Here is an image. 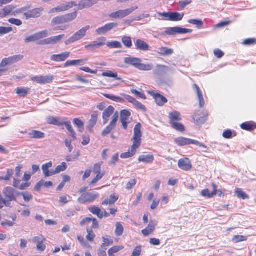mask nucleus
Wrapping results in <instances>:
<instances>
[{"label": "nucleus", "mask_w": 256, "mask_h": 256, "mask_svg": "<svg viewBox=\"0 0 256 256\" xmlns=\"http://www.w3.org/2000/svg\"><path fill=\"white\" fill-rule=\"evenodd\" d=\"M142 125L140 123L137 124L134 128V134L132 140L133 144L130 150L126 152L121 154L120 158H128L134 156L136 150L140 146L142 142V133L141 132Z\"/></svg>", "instance_id": "nucleus-1"}, {"label": "nucleus", "mask_w": 256, "mask_h": 256, "mask_svg": "<svg viewBox=\"0 0 256 256\" xmlns=\"http://www.w3.org/2000/svg\"><path fill=\"white\" fill-rule=\"evenodd\" d=\"M106 38L104 37L100 38L95 41L85 46V48L100 47L106 45L107 47L111 48H120L122 46L121 43L118 41H112L106 42Z\"/></svg>", "instance_id": "nucleus-2"}, {"label": "nucleus", "mask_w": 256, "mask_h": 256, "mask_svg": "<svg viewBox=\"0 0 256 256\" xmlns=\"http://www.w3.org/2000/svg\"><path fill=\"white\" fill-rule=\"evenodd\" d=\"M100 194L98 192L92 191L86 192L82 194L78 199V201L80 204L92 203L98 198Z\"/></svg>", "instance_id": "nucleus-3"}, {"label": "nucleus", "mask_w": 256, "mask_h": 256, "mask_svg": "<svg viewBox=\"0 0 256 256\" xmlns=\"http://www.w3.org/2000/svg\"><path fill=\"white\" fill-rule=\"evenodd\" d=\"M138 8V6H132L126 10H119L115 12H112L109 15V17L110 18H124L128 15L130 14L134 10H137Z\"/></svg>", "instance_id": "nucleus-4"}, {"label": "nucleus", "mask_w": 256, "mask_h": 256, "mask_svg": "<svg viewBox=\"0 0 256 256\" xmlns=\"http://www.w3.org/2000/svg\"><path fill=\"white\" fill-rule=\"evenodd\" d=\"M3 194L10 202L12 201H16L17 198L20 196V192L14 188L10 186L5 188L2 191Z\"/></svg>", "instance_id": "nucleus-5"}, {"label": "nucleus", "mask_w": 256, "mask_h": 256, "mask_svg": "<svg viewBox=\"0 0 256 256\" xmlns=\"http://www.w3.org/2000/svg\"><path fill=\"white\" fill-rule=\"evenodd\" d=\"M90 28L89 26L82 28V29L76 32L70 38L66 40L65 44L66 45L70 44L82 39L86 36V32L90 29Z\"/></svg>", "instance_id": "nucleus-6"}, {"label": "nucleus", "mask_w": 256, "mask_h": 256, "mask_svg": "<svg viewBox=\"0 0 256 256\" xmlns=\"http://www.w3.org/2000/svg\"><path fill=\"white\" fill-rule=\"evenodd\" d=\"M174 142L178 146H180L190 144H194L206 148H208V147L206 145L200 142H199L196 140H194L184 137H178V138H175Z\"/></svg>", "instance_id": "nucleus-7"}, {"label": "nucleus", "mask_w": 256, "mask_h": 256, "mask_svg": "<svg viewBox=\"0 0 256 256\" xmlns=\"http://www.w3.org/2000/svg\"><path fill=\"white\" fill-rule=\"evenodd\" d=\"M118 112L116 111L114 115L112 116V120L109 124L102 131V136H104L110 134V132L116 128V122L118 120Z\"/></svg>", "instance_id": "nucleus-8"}, {"label": "nucleus", "mask_w": 256, "mask_h": 256, "mask_svg": "<svg viewBox=\"0 0 256 256\" xmlns=\"http://www.w3.org/2000/svg\"><path fill=\"white\" fill-rule=\"evenodd\" d=\"M192 32V30L191 29L184 28L176 26L166 28L164 31V34L169 36H174L178 34L190 33Z\"/></svg>", "instance_id": "nucleus-9"}, {"label": "nucleus", "mask_w": 256, "mask_h": 256, "mask_svg": "<svg viewBox=\"0 0 256 256\" xmlns=\"http://www.w3.org/2000/svg\"><path fill=\"white\" fill-rule=\"evenodd\" d=\"M48 30H44L38 32H36L33 35H32L26 38H25L24 41L26 42H34L38 40L46 37L48 36Z\"/></svg>", "instance_id": "nucleus-10"}, {"label": "nucleus", "mask_w": 256, "mask_h": 256, "mask_svg": "<svg viewBox=\"0 0 256 256\" xmlns=\"http://www.w3.org/2000/svg\"><path fill=\"white\" fill-rule=\"evenodd\" d=\"M148 92L154 98L156 104L160 106H163L168 102L167 98L158 93L155 92L154 91H149Z\"/></svg>", "instance_id": "nucleus-11"}, {"label": "nucleus", "mask_w": 256, "mask_h": 256, "mask_svg": "<svg viewBox=\"0 0 256 256\" xmlns=\"http://www.w3.org/2000/svg\"><path fill=\"white\" fill-rule=\"evenodd\" d=\"M131 116L130 112L126 110H124L120 112V121L122 124L123 128L126 130L128 128V124L129 122L128 118Z\"/></svg>", "instance_id": "nucleus-12"}, {"label": "nucleus", "mask_w": 256, "mask_h": 256, "mask_svg": "<svg viewBox=\"0 0 256 256\" xmlns=\"http://www.w3.org/2000/svg\"><path fill=\"white\" fill-rule=\"evenodd\" d=\"M54 80V76H36L32 78V80L41 84H50Z\"/></svg>", "instance_id": "nucleus-13"}, {"label": "nucleus", "mask_w": 256, "mask_h": 256, "mask_svg": "<svg viewBox=\"0 0 256 256\" xmlns=\"http://www.w3.org/2000/svg\"><path fill=\"white\" fill-rule=\"evenodd\" d=\"M117 23L111 22L105 24L96 30V33L99 35L104 34L118 26Z\"/></svg>", "instance_id": "nucleus-14"}, {"label": "nucleus", "mask_w": 256, "mask_h": 256, "mask_svg": "<svg viewBox=\"0 0 256 256\" xmlns=\"http://www.w3.org/2000/svg\"><path fill=\"white\" fill-rule=\"evenodd\" d=\"M115 108L114 106H110L104 110L102 113L103 124H106L109 120L112 114L114 115Z\"/></svg>", "instance_id": "nucleus-15"}, {"label": "nucleus", "mask_w": 256, "mask_h": 256, "mask_svg": "<svg viewBox=\"0 0 256 256\" xmlns=\"http://www.w3.org/2000/svg\"><path fill=\"white\" fill-rule=\"evenodd\" d=\"M64 37L65 35L64 34L52 36L42 40V44H54L60 42Z\"/></svg>", "instance_id": "nucleus-16"}, {"label": "nucleus", "mask_w": 256, "mask_h": 256, "mask_svg": "<svg viewBox=\"0 0 256 256\" xmlns=\"http://www.w3.org/2000/svg\"><path fill=\"white\" fill-rule=\"evenodd\" d=\"M178 167L185 171H188L192 168V164L190 160L188 158L180 159L178 162Z\"/></svg>", "instance_id": "nucleus-17"}, {"label": "nucleus", "mask_w": 256, "mask_h": 256, "mask_svg": "<svg viewBox=\"0 0 256 256\" xmlns=\"http://www.w3.org/2000/svg\"><path fill=\"white\" fill-rule=\"evenodd\" d=\"M42 10V8H34L25 12L24 16L26 17V19L38 18L40 16L41 12Z\"/></svg>", "instance_id": "nucleus-18"}, {"label": "nucleus", "mask_w": 256, "mask_h": 256, "mask_svg": "<svg viewBox=\"0 0 256 256\" xmlns=\"http://www.w3.org/2000/svg\"><path fill=\"white\" fill-rule=\"evenodd\" d=\"M69 52H65L59 54H53L50 56V60L54 62H64L69 57Z\"/></svg>", "instance_id": "nucleus-19"}, {"label": "nucleus", "mask_w": 256, "mask_h": 256, "mask_svg": "<svg viewBox=\"0 0 256 256\" xmlns=\"http://www.w3.org/2000/svg\"><path fill=\"white\" fill-rule=\"evenodd\" d=\"M193 88L197 94L198 98L199 100V106L200 108H202L204 105V100L202 92L196 84H193Z\"/></svg>", "instance_id": "nucleus-20"}, {"label": "nucleus", "mask_w": 256, "mask_h": 256, "mask_svg": "<svg viewBox=\"0 0 256 256\" xmlns=\"http://www.w3.org/2000/svg\"><path fill=\"white\" fill-rule=\"evenodd\" d=\"M124 61L125 64L132 66L136 68L139 64V62H142V60L140 58L132 56L125 58Z\"/></svg>", "instance_id": "nucleus-21"}, {"label": "nucleus", "mask_w": 256, "mask_h": 256, "mask_svg": "<svg viewBox=\"0 0 256 256\" xmlns=\"http://www.w3.org/2000/svg\"><path fill=\"white\" fill-rule=\"evenodd\" d=\"M156 222L155 221H150L148 226L142 230V232L144 236H148L152 234L155 230L156 225Z\"/></svg>", "instance_id": "nucleus-22"}, {"label": "nucleus", "mask_w": 256, "mask_h": 256, "mask_svg": "<svg viewBox=\"0 0 256 256\" xmlns=\"http://www.w3.org/2000/svg\"><path fill=\"white\" fill-rule=\"evenodd\" d=\"M169 122L172 124V122H179L182 120V117L180 113L176 110H174L170 112L169 116Z\"/></svg>", "instance_id": "nucleus-23"}, {"label": "nucleus", "mask_w": 256, "mask_h": 256, "mask_svg": "<svg viewBox=\"0 0 256 256\" xmlns=\"http://www.w3.org/2000/svg\"><path fill=\"white\" fill-rule=\"evenodd\" d=\"M212 186L213 188V191L212 192H210L208 189H205L202 191L201 194L203 196L208 198H212L214 195L216 194L217 186L214 184H212Z\"/></svg>", "instance_id": "nucleus-24"}, {"label": "nucleus", "mask_w": 256, "mask_h": 256, "mask_svg": "<svg viewBox=\"0 0 256 256\" xmlns=\"http://www.w3.org/2000/svg\"><path fill=\"white\" fill-rule=\"evenodd\" d=\"M97 2L96 0H84L79 2L78 4V10H82L90 8Z\"/></svg>", "instance_id": "nucleus-25"}, {"label": "nucleus", "mask_w": 256, "mask_h": 256, "mask_svg": "<svg viewBox=\"0 0 256 256\" xmlns=\"http://www.w3.org/2000/svg\"><path fill=\"white\" fill-rule=\"evenodd\" d=\"M98 112H94L91 116V118L89 120L87 129L90 132L92 130V128L96 124L98 121Z\"/></svg>", "instance_id": "nucleus-26"}, {"label": "nucleus", "mask_w": 256, "mask_h": 256, "mask_svg": "<svg viewBox=\"0 0 256 256\" xmlns=\"http://www.w3.org/2000/svg\"><path fill=\"white\" fill-rule=\"evenodd\" d=\"M52 162H50L48 163H46L42 166V170L43 171L45 177H48L50 176H52L54 175L53 171H50L48 170L49 168H52Z\"/></svg>", "instance_id": "nucleus-27"}, {"label": "nucleus", "mask_w": 256, "mask_h": 256, "mask_svg": "<svg viewBox=\"0 0 256 256\" xmlns=\"http://www.w3.org/2000/svg\"><path fill=\"white\" fill-rule=\"evenodd\" d=\"M138 160L139 162L146 164L152 163L154 160V156L152 154L141 155L139 156Z\"/></svg>", "instance_id": "nucleus-28"}, {"label": "nucleus", "mask_w": 256, "mask_h": 256, "mask_svg": "<svg viewBox=\"0 0 256 256\" xmlns=\"http://www.w3.org/2000/svg\"><path fill=\"white\" fill-rule=\"evenodd\" d=\"M28 135L30 138L41 139L44 138V133L38 131V130H32L31 132L28 133Z\"/></svg>", "instance_id": "nucleus-29"}, {"label": "nucleus", "mask_w": 256, "mask_h": 256, "mask_svg": "<svg viewBox=\"0 0 256 256\" xmlns=\"http://www.w3.org/2000/svg\"><path fill=\"white\" fill-rule=\"evenodd\" d=\"M240 128L244 130L252 131L256 128V125L253 122H246L241 124Z\"/></svg>", "instance_id": "nucleus-30"}, {"label": "nucleus", "mask_w": 256, "mask_h": 256, "mask_svg": "<svg viewBox=\"0 0 256 256\" xmlns=\"http://www.w3.org/2000/svg\"><path fill=\"white\" fill-rule=\"evenodd\" d=\"M86 61V60H68L64 64L65 67L77 65H82Z\"/></svg>", "instance_id": "nucleus-31"}, {"label": "nucleus", "mask_w": 256, "mask_h": 256, "mask_svg": "<svg viewBox=\"0 0 256 256\" xmlns=\"http://www.w3.org/2000/svg\"><path fill=\"white\" fill-rule=\"evenodd\" d=\"M14 8L12 6H8L0 10V18H4L7 15L10 14Z\"/></svg>", "instance_id": "nucleus-32"}, {"label": "nucleus", "mask_w": 256, "mask_h": 256, "mask_svg": "<svg viewBox=\"0 0 256 256\" xmlns=\"http://www.w3.org/2000/svg\"><path fill=\"white\" fill-rule=\"evenodd\" d=\"M88 210L92 214L96 215L100 219H102L104 217L103 212H102L101 210L98 207L93 206L89 208Z\"/></svg>", "instance_id": "nucleus-33"}, {"label": "nucleus", "mask_w": 256, "mask_h": 256, "mask_svg": "<svg viewBox=\"0 0 256 256\" xmlns=\"http://www.w3.org/2000/svg\"><path fill=\"white\" fill-rule=\"evenodd\" d=\"M62 123V126L64 125L68 130L70 132L73 140H76V134L72 126L71 122H66L63 121Z\"/></svg>", "instance_id": "nucleus-34"}, {"label": "nucleus", "mask_w": 256, "mask_h": 256, "mask_svg": "<svg viewBox=\"0 0 256 256\" xmlns=\"http://www.w3.org/2000/svg\"><path fill=\"white\" fill-rule=\"evenodd\" d=\"M103 96L110 100H111L114 102H120V103H123L124 102V98H121L120 96H115L113 94H104Z\"/></svg>", "instance_id": "nucleus-35"}, {"label": "nucleus", "mask_w": 256, "mask_h": 256, "mask_svg": "<svg viewBox=\"0 0 256 256\" xmlns=\"http://www.w3.org/2000/svg\"><path fill=\"white\" fill-rule=\"evenodd\" d=\"M47 122L49 124H54L57 126H62L63 124V121L60 120L58 118L53 116H50L48 118Z\"/></svg>", "instance_id": "nucleus-36"}, {"label": "nucleus", "mask_w": 256, "mask_h": 256, "mask_svg": "<svg viewBox=\"0 0 256 256\" xmlns=\"http://www.w3.org/2000/svg\"><path fill=\"white\" fill-rule=\"evenodd\" d=\"M154 68L152 64H142V62H140L137 68L140 70L148 71L152 70Z\"/></svg>", "instance_id": "nucleus-37"}, {"label": "nucleus", "mask_w": 256, "mask_h": 256, "mask_svg": "<svg viewBox=\"0 0 256 256\" xmlns=\"http://www.w3.org/2000/svg\"><path fill=\"white\" fill-rule=\"evenodd\" d=\"M184 16V14H180L176 12H171L170 21H180L183 18Z\"/></svg>", "instance_id": "nucleus-38"}, {"label": "nucleus", "mask_w": 256, "mask_h": 256, "mask_svg": "<svg viewBox=\"0 0 256 256\" xmlns=\"http://www.w3.org/2000/svg\"><path fill=\"white\" fill-rule=\"evenodd\" d=\"M74 6H76V3L74 2H68L62 4L60 5L62 12H64L69 10L73 7Z\"/></svg>", "instance_id": "nucleus-39"}, {"label": "nucleus", "mask_w": 256, "mask_h": 256, "mask_svg": "<svg viewBox=\"0 0 256 256\" xmlns=\"http://www.w3.org/2000/svg\"><path fill=\"white\" fill-rule=\"evenodd\" d=\"M64 20V15L55 17L52 20V24L53 25H58L66 23Z\"/></svg>", "instance_id": "nucleus-40"}, {"label": "nucleus", "mask_w": 256, "mask_h": 256, "mask_svg": "<svg viewBox=\"0 0 256 256\" xmlns=\"http://www.w3.org/2000/svg\"><path fill=\"white\" fill-rule=\"evenodd\" d=\"M30 92V88H18L16 89V92L20 96H26Z\"/></svg>", "instance_id": "nucleus-41"}, {"label": "nucleus", "mask_w": 256, "mask_h": 256, "mask_svg": "<svg viewBox=\"0 0 256 256\" xmlns=\"http://www.w3.org/2000/svg\"><path fill=\"white\" fill-rule=\"evenodd\" d=\"M170 124L172 128L178 131L182 132L185 130L184 126L182 124L178 122H172V124Z\"/></svg>", "instance_id": "nucleus-42"}, {"label": "nucleus", "mask_w": 256, "mask_h": 256, "mask_svg": "<svg viewBox=\"0 0 256 256\" xmlns=\"http://www.w3.org/2000/svg\"><path fill=\"white\" fill-rule=\"evenodd\" d=\"M67 168V164L66 162H63L60 165L57 166L54 170L53 171L54 175L58 174L64 171Z\"/></svg>", "instance_id": "nucleus-43"}, {"label": "nucleus", "mask_w": 256, "mask_h": 256, "mask_svg": "<svg viewBox=\"0 0 256 256\" xmlns=\"http://www.w3.org/2000/svg\"><path fill=\"white\" fill-rule=\"evenodd\" d=\"M14 62L13 60V59L12 56L4 58L1 63H0V68L2 67H5L8 65H10L11 64H14Z\"/></svg>", "instance_id": "nucleus-44"}, {"label": "nucleus", "mask_w": 256, "mask_h": 256, "mask_svg": "<svg viewBox=\"0 0 256 256\" xmlns=\"http://www.w3.org/2000/svg\"><path fill=\"white\" fill-rule=\"evenodd\" d=\"M76 12H74L70 14H67L64 15L66 23L71 22L72 20H74L76 18Z\"/></svg>", "instance_id": "nucleus-45"}, {"label": "nucleus", "mask_w": 256, "mask_h": 256, "mask_svg": "<svg viewBox=\"0 0 256 256\" xmlns=\"http://www.w3.org/2000/svg\"><path fill=\"white\" fill-rule=\"evenodd\" d=\"M188 22L196 25L198 28H202L204 26V22L200 20L190 19L188 20Z\"/></svg>", "instance_id": "nucleus-46"}, {"label": "nucleus", "mask_w": 256, "mask_h": 256, "mask_svg": "<svg viewBox=\"0 0 256 256\" xmlns=\"http://www.w3.org/2000/svg\"><path fill=\"white\" fill-rule=\"evenodd\" d=\"M116 227L115 234L116 236H122L124 232V227L122 225L120 222H116Z\"/></svg>", "instance_id": "nucleus-47"}, {"label": "nucleus", "mask_w": 256, "mask_h": 256, "mask_svg": "<svg viewBox=\"0 0 256 256\" xmlns=\"http://www.w3.org/2000/svg\"><path fill=\"white\" fill-rule=\"evenodd\" d=\"M14 174V170L8 168L7 170L6 174L5 176H0V180H4L6 181L10 180Z\"/></svg>", "instance_id": "nucleus-48"}, {"label": "nucleus", "mask_w": 256, "mask_h": 256, "mask_svg": "<svg viewBox=\"0 0 256 256\" xmlns=\"http://www.w3.org/2000/svg\"><path fill=\"white\" fill-rule=\"evenodd\" d=\"M236 194L238 197L242 198V199H247L248 198V196L242 190V189L237 188L236 190Z\"/></svg>", "instance_id": "nucleus-49"}, {"label": "nucleus", "mask_w": 256, "mask_h": 256, "mask_svg": "<svg viewBox=\"0 0 256 256\" xmlns=\"http://www.w3.org/2000/svg\"><path fill=\"white\" fill-rule=\"evenodd\" d=\"M135 45L137 48H148V44L142 40H137L136 42Z\"/></svg>", "instance_id": "nucleus-50"}, {"label": "nucleus", "mask_w": 256, "mask_h": 256, "mask_svg": "<svg viewBox=\"0 0 256 256\" xmlns=\"http://www.w3.org/2000/svg\"><path fill=\"white\" fill-rule=\"evenodd\" d=\"M158 54L162 56H167L172 54L173 53L172 49H158Z\"/></svg>", "instance_id": "nucleus-51"}, {"label": "nucleus", "mask_w": 256, "mask_h": 256, "mask_svg": "<svg viewBox=\"0 0 256 256\" xmlns=\"http://www.w3.org/2000/svg\"><path fill=\"white\" fill-rule=\"evenodd\" d=\"M103 243L102 244L100 248H106V247L112 245L113 244V240H110L104 237L102 238Z\"/></svg>", "instance_id": "nucleus-52"}, {"label": "nucleus", "mask_w": 256, "mask_h": 256, "mask_svg": "<svg viewBox=\"0 0 256 256\" xmlns=\"http://www.w3.org/2000/svg\"><path fill=\"white\" fill-rule=\"evenodd\" d=\"M101 163H97L94 164L92 171L96 174H104H104L101 172Z\"/></svg>", "instance_id": "nucleus-53"}, {"label": "nucleus", "mask_w": 256, "mask_h": 256, "mask_svg": "<svg viewBox=\"0 0 256 256\" xmlns=\"http://www.w3.org/2000/svg\"><path fill=\"white\" fill-rule=\"evenodd\" d=\"M247 240V237L243 236H235L232 238V241L234 243L246 241Z\"/></svg>", "instance_id": "nucleus-54"}, {"label": "nucleus", "mask_w": 256, "mask_h": 256, "mask_svg": "<svg viewBox=\"0 0 256 256\" xmlns=\"http://www.w3.org/2000/svg\"><path fill=\"white\" fill-rule=\"evenodd\" d=\"M122 42L126 47L130 48L132 46V40L129 36H124L122 38Z\"/></svg>", "instance_id": "nucleus-55"}, {"label": "nucleus", "mask_w": 256, "mask_h": 256, "mask_svg": "<svg viewBox=\"0 0 256 256\" xmlns=\"http://www.w3.org/2000/svg\"><path fill=\"white\" fill-rule=\"evenodd\" d=\"M20 195L23 196L24 199L26 202H28L33 198L32 195L28 192H20Z\"/></svg>", "instance_id": "nucleus-56"}, {"label": "nucleus", "mask_w": 256, "mask_h": 256, "mask_svg": "<svg viewBox=\"0 0 256 256\" xmlns=\"http://www.w3.org/2000/svg\"><path fill=\"white\" fill-rule=\"evenodd\" d=\"M133 104L135 106V107L136 108L139 109L144 112H145L146 110V107L142 103L137 101L136 100H135V102H134Z\"/></svg>", "instance_id": "nucleus-57"}, {"label": "nucleus", "mask_w": 256, "mask_h": 256, "mask_svg": "<svg viewBox=\"0 0 256 256\" xmlns=\"http://www.w3.org/2000/svg\"><path fill=\"white\" fill-rule=\"evenodd\" d=\"M124 248V246H114L112 248H111L108 250V253H110L111 254H114V253H116L120 250H122Z\"/></svg>", "instance_id": "nucleus-58"}, {"label": "nucleus", "mask_w": 256, "mask_h": 256, "mask_svg": "<svg viewBox=\"0 0 256 256\" xmlns=\"http://www.w3.org/2000/svg\"><path fill=\"white\" fill-rule=\"evenodd\" d=\"M131 92L132 94H134L135 96L140 98H141L144 100L146 99V96L144 92H138V90L135 89H132Z\"/></svg>", "instance_id": "nucleus-59"}, {"label": "nucleus", "mask_w": 256, "mask_h": 256, "mask_svg": "<svg viewBox=\"0 0 256 256\" xmlns=\"http://www.w3.org/2000/svg\"><path fill=\"white\" fill-rule=\"evenodd\" d=\"M87 232L88 234L86 236V239L90 242H92L96 236L95 234L92 230H90L89 228H87Z\"/></svg>", "instance_id": "nucleus-60"}, {"label": "nucleus", "mask_w": 256, "mask_h": 256, "mask_svg": "<svg viewBox=\"0 0 256 256\" xmlns=\"http://www.w3.org/2000/svg\"><path fill=\"white\" fill-rule=\"evenodd\" d=\"M192 0H186L184 1H180L178 2V10H182L187 5L191 4Z\"/></svg>", "instance_id": "nucleus-61"}, {"label": "nucleus", "mask_w": 256, "mask_h": 256, "mask_svg": "<svg viewBox=\"0 0 256 256\" xmlns=\"http://www.w3.org/2000/svg\"><path fill=\"white\" fill-rule=\"evenodd\" d=\"M73 138H66L64 140L65 146L68 148L70 152H71L73 150V146L72 145V142L74 141Z\"/></svg>", "instance_id": "nucleus-62"}, {"label": "nucleus", "mask_w": 256, "mask_h": 256, "mask_svg": "<svg viewBox=\"0 0 256 256\" xmlns=\"http://www.w3.org/2000/svg\"><path fill=\"white\" fill-rule=\"evenodd\" d=\"M12 30V28L11 27H0V35L10 33Z\"/></svg>", "instance_id": "nucleus-63"}, {"label": "nucleus", "mask_w": 256, "mask_h": 256, "mask_svg": "<svg viewBox=\"0 0 256 256\" xmlns=\"http://www.w3.org/2000/svg\"><path fill=\"white\" fill-rule=\"evenodd\" d=\"M142 252V246H138L134 250L130 256H140Z\"/></svg>", "instance_id": "nucleus-64"}]
</instances>
